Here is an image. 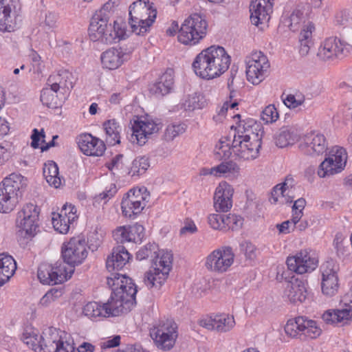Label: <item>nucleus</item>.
<instances>
[{
  "label": "nucleus",
  "instance_id": "f257e3e1",
  "mask_svg": "<svg viewBox=\"0 0 352 352\" xmlns=\"http://www.w3.org/2000/svg\"><path fill=\"white\" fill-rule=\"evenodd\" d=\"M136 258L139 261L151 258L153 263L152 269L145 274L144 282L148 289L158 290L167 279L172 269L171 252L160 251L156 243H148L137 252Z\"/></svg>",
  "mask_w": 352,
  "mask_h": 352
},
{
  "label": "nucleus",
  "instance_id": "f03ea898",
  "mask_svg": "<svg viewBox=\"0 0 352 352\" xmlns=\"http://www.w3.org/2000/svg\"><path fill=\"white\" fill-rule=\"evenodd\" d=\"M107 283L112 289L109 299L104 303L107 316H118L129 311L136 303L137 289L132 280L119 273H112Z\"/></svg>",
  "mask_w": 352,
  "mask_h": 352
},
{
  "label": "nucleus",
  "instance_id": "7ed1b4c3",
  "mask_svg": "<svg viewBox=\"0 0 352 352\" xmlns=\"http://www.w3.org/2000/svg\"><path fill=\"white\" fill-rule=\"evenodd\" d=\"M230 63L231 58L223 47L212 45L195 57L192 67L197 76L210 80L225 73Z\"/></svg>",
  "mask_w": 352,
  "mask_h": 352
},
{
  "label": "nucleus",
  "instance_id": "20e7f679",
  "mask_svg": "<svg viewBox=\"0 0 352 352\" xmlns=\"http://www.w3.org/2000/svg\"><path fill=\"white\" fill-rule=\"evenodd\" d=\"M263 131L258 124L252 126L242 134H234L232 142L234 155L242 160H253L259 155Z\"/></svg>",
  "mask_w": 352,
  "mask_h": 352
},
{
  "label": "nucleus",
  "instance_id": "39448f33",
  "mask_svg": "<svg viewBox=\"0 0 352 352\" xmlns=\"http://www.w3.org/2000/svg\"><path fill=\"white\" fill-rule=\"evenodd\" d=\"M27 179L21 174L12 173L0 183V212L12 211L21 198Z\"/></svg>",
  "mask_w": 352,
  "mask_h": 352
},
{
  "label": "nucleus",
  "instance_id": "423d86ee",
  "mask_svg": "<svg viewBox=\"0 0 352 352\" xmlns=\"http://www.w3.org/2000/svg\"><path fill=\"white\" fill-rule=\"evenodd\" d=\"M89 35L94 41L111 44L122 38L123 30L116 21H111L101 12H96L91 19Z\"/></svg>",
  "mask_w": 352,
  "mask_h": 352
},
{
  "label": "nucleus",
  "instance_id": "0eeeda50",
  "mask_svg": "<svg viewBox=\"0 0 352 352\" xmlns=\"http://www.w3.org/2000/svg\"><path fill=\"white\" fill-rule=\"evenodd\" d=\"M129 24L137 35H144L154 23L157 10L149 1L138 0L129 7Z\"/></svg>",
  "mask_w": 352,
  "mask_h": 352
},
{
  "label": "nucleus",
  "instance_id": "6e6552de",
  "mask_svg": "<svg viewBox=\"0 0 352 352\" xmlns=\"http://www.w3.org/2000/svg\"><path fill=\"white\" fill-rule=\"evenodd\" d=\"M208 23L200 14H193L184 20L178 35V41L185 45H194L207 33Z\"/></svg>",
  "mask_w": 352,
  "mask_h": 352
},
{
  "label": "nucleus",
  "instance_id": "1a4fd4ad",
  "mask_svg": "<svg viewBox=\"0 0 352 352\" xmlns=\"http://www.w3.org/2000/svg\"><path fill=\"white\" fill-rule=\"evenodd\" d=\"M247 80L254 85H259L270 73V63L261 51H254L245 57Z\"/></svg>",
  "mask_w": 352,
  "mask_h": 352
},
{
  "label": "nucleus",
  "instance_id": "9d476101",
  "mask_svg": "<svg viewBox=\"0 0 352 352\" xmlns=\"http://www.w3.org/2000/svg\"><path fill=\"white\" fill-rule=\"evenodd\" d=\"M40 208L35 204L28 203L17 212L16 227L19 236L31 239L38 228Z\"/></svg>",
  "mask_w": 352,
  "mask_h": 352
},
{
  "label": "nucleus",
  "instance_id": "9b49d317",
  "mask_svg": "<svg viewBox=\"0 0 352 352\" xmlns=\"http://www.w3.org/2000/svg\"><path fill=\"white\" fill-rule=\"evenodd\" d=\"M149 193L145 187L129 190L123 197L121 202L122 214L134 219L146 205Z\"/></svg>",
  "mask_w": 352,
  "mask_h": 352
},
{
  "label": "nucleus",
  "instance_id": "f8f14e48",
  "mask_svg": "<svg viewBox=\"0 0 352 352\" xmlns=\"http://www.w3.org/2000/svg\"><path fill=\"white\" fill-rule=\"evenodd\" d=\"M232 248L223 245L211 252L206 258L205 267L211 272L222 274L227 272L234 261Z\"/></svg>",
  "mask_w": 352,
  "mask_h": 352
},
{
  "label": "nucleus",
  "instance_id": "ddd939ff",
  "mask_svg": "<svg viewBox=\"0 0 352 352\" xmlns=\"http://www.w3.org/2000/svg\"><path fill=\"white\" fill-rule=\"evenodd\" d=\"M347 153L342 147H333L325 160L320 164L318 175L326 177L341 173L346 166Z\"/></svg>",
  "mask_w": 352,
  "mask_h": 352
},
{
  "label": "nucleus",
  "instance_id": "4468645a",
  "mask_svg": "<svg viewBox=\"0 0 352 352\" xmlns=\"http://www.w3.org/2000/svg\"><path fill=\"white\" fill-rule=\"evenodd\" d=\"M177 326L172 320H166L160 322L157 327L151 331V336L155 344L163 350L171 349L177 338Z\"/></svg>",
  "mask_w": 352,
  "mask_h": 352
},
{
  "label": "nucleus",
  "instance_id": "2eb2a0df",
  "mask_svg": "<svg viewBox=\"0 0 352 352\" xmlns=\"http://www.w3.org/2000/svg\"><path fill=\"white\" fill-rule=\"evenodd\" d=\"M87 243L81 236L72 238L61 248L62 257L70 267L82 263L87 256Z\"/></svg>",
  "mask_w": 352,
  "mask_h": 352
},
{
  "label": "nucleus",
  "instance_id": "dca6fc26",
  "mask_svg": "<svg viewBox=\"0 0 352 352\" xmlns=\"http://www.w3.org/2000/svg\"><path fill=\"white\" fill-rule=\"evenodd\" d=\"M285 331L292 338H296L298 335H304L311 339L316 338L321 333V329L317 325V322L313 320H307L306 317L299 316L294 319H289L285 326Z\"/></svg>",
  "mask_w": 352,
  "mask_h": 352
},
{
  "label": "nucleus",
  "instance_id": "f3484780",
  "mask_svg": "<svg viewBox=\"0 0 352 352\" xmlns=\"http://www.w3.org/2000/svg\"><path fill=\"white\" fill-rule=\"evenodd\" d=\"M162 128L160 122H157L148 118H138L132 124V133L129 140L140 146L146 144L151 136L157 133Z\"/></svg>",
  "mask_w": 352,
  "mask_h": 352
},
{
  "label": "nucleus",
  "instance_id": "a211bd4d",
  "mask_svg": "<svg viewBox=\"0 0 352 352\" xmlns=\"http://www.w3.org/2000/svg\"><path fill=\"white\" fill-rule=\"evenodd\" d=\"M42 336V351L45 352H75L72 344L65 340L62 334H65L59 331L53 327H50Z\"/></svg>",
  "mask_w": 352,
  "mask_h": 352
},
{
  "label": "nucleus",
  "instance_id": "6ab92c4d",
  "mask_svg": "<svg viewBox=\"0 0 352 352\" xmlns=\"http://www.w3.org/2000/svg\"><path fill=\"white\" fill-rule=\"evenodd\" d=\"M338 271V267L333 260L327 261L321 265V289L324 295L333 296L337 293L339 288Z\"/></svg>",
  "mask_w": 352,
  "mask_h": 352
},
{
  "label": "nucleus",
  "instance_id": "aec40b11",
  "mask_svg": "<svg viewBox=\"0 0 352 352\" xmlns=\"http://www.w3.org/2000/svg\"><path fill=\"white\" fill-rule=\"evenodd\" d=\"M287 267L298 274L311 273L317 267L318 261L306 250H300L295 256H289L287 259Z\"/></svg>",
  "mask_w": 352,
  "mask_h": 352
},
{
  "label": "nucleus",
  "instance_id": "412c9836",
  "mask_svg": "<svg viewBox=\"0 0 352 352\" xmlns=\"http://www.w3.org/2000/svg\"><path fill=\"white\" fill-rule=\"evenodd\" d=\"M299 148L305 155H320L327 151V142L322 133L311 131L303 136Z\"/></svg>",
  "mask_w": 352,
  "mask_h": 352
},
{
  "label": "nucleus",
  "instance_id": "4be33fe9",
  "mask_svg": "<svg viewBox=\"0 0 352 352\" xmlns=\"http://www.w3.org/2000/svg\"><path fill=\"white\" fill-rule=\"evenodd\" d=\"M233 192V188L227 182L219 184L214 195V206L217 212H226L232 208Z\"/></svg>",
  "mask_w": 352,
  "mask_h": 352
},
{
  "label": "nucleus",
  "instance_id": "5701e85b",
  "mask_svg": "<svg viewBox=\"0 0 352 352\" xmlns=\"http://www.w3.org/2000/svg\"><path fill=\"white\" fill-rule=\"evenodd\" d=\"M78 144L80 151L88 156H101L106 149L102 140L89 133L80 135L78 138Z\"/></svg>",
  "mask_w": 352,
  "mask_h": 352
},
{
  "label": "nucleus",
  "instance_id": "b1692460",
  "mask_svg": "<svg viewBox=\"0 0 352 352\" xmlns=\"http://www.w3.org/2000/svg\"><path fill=\"white\" fill-rule=\"evenodd\" d=\"M307 280L292 277L286 283L284 294L292 303L302 302L307 296Z\"/></svg>",
  "mask_w": 352,
  "mask_h": 352
},
{
  "label": "nucleus",
  "instance_id": "393cba45",
  "mask_svg": "<svg viewBox=\"0 0 352 352\" xmlns=\"http://www.w3.org/2000/svg\"><path fill=\"white\" fill-rule=\"evenodd\" d=\"M128 56L122 47H110L101 54V64L104 69H116L127 60Z\"/></svg>",
  "mask_w": 352,
  "mask_h": 352
},
{
  "label": "nucleus",
  "instance_id": "a878e982",
  "mask_svg": "<svg viewBox=\"0 0 352 352\" xmlns=\"http://www.w3.org/2000/svg\"><path fill=\"white\" fill-rule=\"evenodd\" d=\"M347 46L352 47L351 44L344 45L336 37L327 38L318 49L317 56L319 58L327 60L344 54Z\"/></svg>",
  "mask_w": 352,
  "mask_h": 352
},
{
  "label": "nucleus",
  "instance_id": "bb28decb",
  "mask_svg": "<svg viewBox=\"0 0 352 352\" xmlns=\"http://www.w3.org/2000/svg\"><path fill=\"white\" fill-rule=\"evenodd\" d=\"M173 85L174 72L172 69H168L155 82L151 85L149 91L155 97H162L172 91Z\"/></svg>",
  "mask_w": 352,
  "mask_h": 352
},
{
  "label": "nucleus",
  "instance_id": "cd10ccee",
  "mask_svg": "<svg viewBox=\"0 0 352 352\" xmlns=\"http://www.w3.org/2000/svg\"><path fill=\"white\" fill-rule=\"evenodd\" d=\"M131 258L126 248L122 245H119L113 248L112 253L107 258L106 267L108 271L122 270Z\"/></svg>",
  "mask_w": 352,
  "mask_h": 352
},
{
  "label": "nucleus",
  "instance_id": "c85d7f7f",
  "mask_svg": "<svg viewBox=\"0 0 352 352\" xmlns=\"http://www.w3.org/2000/svg\"><path fill=\"white\" fill-rule=\"evenodd\" d=\"M235 325V320L232 316L228 314L216 315L202 323V326L208 329L215 330L220 333L230 331Z\"/></svg>",
  "mask_w": 352,
  "mask_h": 352
},
{
  "label": "nucleus",
  "instance_id": "c756f323",
  "mask_svg": "<svg viewBox=\"0 0 352 352\" xmlns=\"http://www.w3.org/2000/svg\"><path fill=\"white\" fill-rule=\"evenodd\" d=\"M74 76L67 69H60L56 74L50 76L47 79V85L53 86L54 89H67L73 87Z\"/></svg>",
  "mask_w": 352,
  "mask_h": 352
},
{
  "label": "nucleus",
  "instance_id": "7c9ffc66",
  "mask_svg": "<svg viewBox=\"0 0 352 352\" xmlns=\"http://www.w3.org/2000/svg\"><path fill=\"white\" fill-rule=\"evenodd\" d=\"M16 270V263L10 255L0 254V287L13 276Z\"/></svg>",
  "mask_w": 352,
  "mask_h": 352
},
{
  "label": "nucleus",
  "instance_id": "2f4dec72",
  "mask_svg": "<svg viewBox=\"0 0 352 352\" xmlns=\"http://www.w3.org/2000/svg\"><path fill=\"white\" fill-rule=\"evenodd\" d=\"M15 27L11 6L8 0H0V30L10 32Z\"/></svg>",
  "mask_w": 352,
  "mask_h": 352
},
{
  "label": "nucleus",
  "instance_id": "473e14b6",
  "mask_svg": "<svg viewBox=\"0 0 352 352\" xmlns=\"http://www.w3.org/2000/svg\"><path fill=\"white\" fill-rule=\"evenodd\" d=\"M315 30L314 24L312 22H308L302 29L299 35V53L301 56H307L311 47L314 45L312 40V33Z\"/></svg>",
  "mask_w": 352,
  "mask_h": 352
},
{
  "label": "nucleus",
  "instance_id": "72a5a7b5",
  "mask_svg": "<svg viewBox=\"0 0 352 352\" xmlns=\"http://www.w3.org/2000/svg\"><path fill=\"white\" fill-rule=\"evenodd\" d=\"M103 129L106 134L105 141L109 145L114 146L120 144L122 126L115 119L104 122Z\"/></svg>",
  "mask_w": 352,
  "mask_h": 352
},
{
  "label": "nucleus",
  "instance_id": "f704fd0d",
  "mask_svg": "<svg viewBox=\"0 0 352 352\" xmlns=\"http://www.w3.org/2000/svg\"><path fill=\"white\" fill-rule=\"evenodd\" d=\"M276 145L280 148H285L294 144L298 140V135L294 129L283 127L275 136Z\"/></svg>",
  "mask_w": 352,
  "mask_h": 352
},
{
  "label": "nucleus",
  "instance_id": "c9c22d12",
  "mask_svg": "<svg viewBox=\"0 0 352 352\" xmlns=\"http://www.w3.org/2000/svg\"><path fill=\"white\" fill-rule=\"evenodd\" d=\"M66 264L64 261H57L52 265V274L53 275L54 285L62 283L71 278L74 270L72 268V267H70V269L68 270Z\"/></svg>",
  "mask_w": 352,
  "mask_h": 352
},
{
  "label": "nucleus",
  "instance_id": "e433bc0d",
  "mask_svg": "<svg viewBox=\"0 0 352 352\" xmlns=\"http://www.w3.org/2000/svg\"><path fill=\"white\" fill-rule=\"evenodd\" d=\"M43 172V176L50 186L58 188L60 185L61 181L58 176V167L54 162L49 161L45 163Z\"/></svg>",
  "mask_w": 352,
  "mask_h": 352
},
{
  "label": "nucleus",
  "instance_id": "4c0bfd02",
  "mask_svg": "<svg viewBox=\"0 0 352 352\" xmlns=\"http://www.w3.org/2000/svg\"><path fill=\"white\" fill-rule=\"evenodd\" d=\"M287 22L289 29L293 32H296L300 28L301 30L304 29V26L310 21H307V13H305L300 9H295L287 20Z\"/></svg>",
  "mask_w": 352,
  "mask_h": 352
},
{
  "label": "nucleus",
  "instance_id": "58836bf2",
  "mask_svg": "<svg viewBox=\"0 0 352 352\" xmlns=\"http://www.w3.org/2000/svg\"><path fill=\"white\" fill-rule=\"evenodd\" d=\"M351 316L352 314L350 307L349 309H336L333 311H328L323 314L322 318L327 322L338 323L344 320H348Z\"/></svg>",
  "mask_w": 352,
  "mask_h": 352
},
{
  "label": "nucleus",
  "instance_id": "ea45409f",
  "mask_svg": "<svg viewBox=\"0 0 352 352\" xmlns=\"http://www.w3.org/2000/svg\"><path fill=\"white\" fill-rule=\"evenodd\" d=\"M83 312L89 318L108 317L104 303L101 305L96 302H89L84 307Z\"/></svg>",
  "mask_w": 352,
  "mask_h": 352
},
{
  "label": "nucleus",
  "instance_id": "a19ab883",
  "mask_svg": "<svg viewBox=\"0 0 352 352\" xmlns=\"http://www.w3.org/2000/svg\"><path fill=\"white\" fill-rule=\"evenodd\" d=\"M333 245L336 249L338 256L340 258H345L351 252V244L341 233L336 234Z\"/></svg>",
  "mask_w": 352,
  "mask_h": 352
},
{
  "label": "nucleus",
  "instance_id": "79ce46f5",
  "mask_svg": "<svg viewBox=\"0 0 352 352\" xmlns=\"http://www.w3.org/2000/svg\"><path fill=\"white\" fill-rule=\"evenodd\" d=\"M206 104L204 98L197 93H193L187 96L183 103L186 111H192L195 109H202Z\"/></svg>",
  "mask_w": 352,
  "mask_h": 352
},
{
  "label": "nucleus",
  "instance_id": "37998d69",
  "mask_svg": "<svg viewBox=\"0 0 352 352\" xmlns=\"http://www.w3.org/2000/svg\"><path fill=\"white\" fill-rule=\"evenodd\" d=\"M58 90L54 89L53 86L45 87L41 94V101L49 108H56L58 104L56 93Z\"/></svg>",
  "mask_w": 352,
  "mask_h": 352
},
{
  "label": "nucleus",
  "instance_id": "c03bdc74",
  "mask_svg": "<svg viewBox=\"0 0 352 352\" xmlns=\"http://www.w3.org/2000/svg\"><path fill=\"white\" fill-rule=\"evenodd\" d=\"M150 166L149 158L145 155L137 157L132 163L131 172L133 175L144 174Z\"/></svg>",
  "mask_w": 352,
  "mask_h": 352
},
{
  "label": "nucleus",
  "instance_id": "a18cd8bd",
  "mask_svg": "<svg viewBox=\"0 0 352 352\" xmlns=\"http://www.w3.org/2000/svg\"><path fill=\"white\" fill-rule=\"evenodd\" d=\"M52 265L43 263L38 268L37 276L43 284L54 285Z\"/></svg>",
  "mask_w": 352,
  "mask_h": 352
},
{
  "label": "nucleus",
  "instance_id": "49530a36",
  "mask_svg": "<svg viewBox=\"0 0 352 352\" xmlns=\"http://www.w3.org/2000/svg\"><path fill=\"white\" fill-rule=\"evenodd\" d=\"M215 167L217 176H221L222 175L226 176L230 175H234L235 174H238L240 170L239 166L232 161L222 162Z\"/></svg>",
  "mask_w": 352,
  "mask_h": 352
},
{
  "label": "nucleus",
  "instance_id": "de8ad7c7",
  "mask_svg": "<svg viewBox=\"0 0 352 352\" xmlns=\"http://www.w3.org/2000/svg\"><path fill=\"white\" fill-rule=\"evenodd\" d=\"M185 131L186 126L184 124H170L166 128L163 137L166 141L170 142Z\"/></svg>",
  "mask_w": 352,
  "mask_h": 352
},
{
  "label": "nucleus",
  "instance_id": "09e8293b",
  "mask_svg": "<svg viewBox=\"0 0 352 352\" xmlns=\"http://www.w3.org/2000/svg\"><path fill=\"white\" fill-rule=\"evenodd\" d=\"M77 210L72 204H65L59 213L53 212L54 217L58 218H65L67 219V223H74L77 219Z\"/></svg>",
  "mask_w": 352,
  "mask_h": 352
},
{
  "label": "nucleus",
  "instance_id": "8fccbe9b",
  "mask_svg": "<svg viewBox=\"0 0 352 352\" xmlns=\"http://www.w3.org/2000/svg\"><path fill=\"white\" fill-rule=\"evenodd\" d=\"M224 222H225V230H238L239 229L243 223V218L239 216L234 214H224Z\"/></svg>",
  "mask_w": 352,
  "mask_h": 352
},
{
  "label": "nucleus",
  "instance_id": "3c124183",
  "mask_svg": "<svg viewBox=\"0 0 352 352\" xmlns=\"http://www.w3.org/2000/svg\"><path fill=\"white\" fill-rule=\"evenodd\" d=\"M128 232L129 235V241L135 243H141L144 236V228L138 223L129 226Z\"/></svg>",
  "mask_w": 352,
  "mask_h": 352
},
{
  "label": "nucleus",
  "instance_id": "603ef678",
  "mask_svg": "<svg viewBox=\"0 0 352 352\" xmlns=\"http://www.w3.org/2000/svg\"><path fill=\"white\" fill-rule=\"evenodd\" d=\"M278 117L279 114L274 104H269L267 106L261 113V118L265 124L276 122Z\"/></svg>",
  "mask_w": 352,
  "mask_h": 352
},
{
  "label": "nucleus",
  "instance_id": "864d4df0",
  "mask_svg": "<svg viewBox=\"0 0 352 352\" xmlns=\"http://www.w3.org/2000/svg\"><path fill=\"white\" fill-rule=\"evenodd\" d=\"M305 205L306 201L303 198H299L294 201L292 207L293 214L292 218L294 227L299 223L301 217H302V210L305 208Z\"/></svg>",
  "mask_w": 352,
  "mask_h": 352
},
{
  "label": "nucleus",
  "instance_id": "5fc2aeb1",
  "mask_svg": "<svg viewBox=\"0 0 352 352\" xmlns=\"http://www.w3.org/2000/svg\"><path fill=\"white\" fill-rule=\"evenodd\" d=\"M214 153L217 159L223 160L228 158L233 152L232 146H230L229 144H225L224 142L221 140L219 144L215 146Z\"/></svg>",
  "mask_w": 352,
  "mask_h": 352
},
{
  "label": "nucleus",
  "instance_id": "6e6d98bb",
  "mask_svg": "<svg viewBox=\"0 0 352 352\" xmlns=\"http://www.w3.org/2000/svg\"><path fill=\"white\" fill-rule=\"evenodd\" d=\"M208 222L210 226L214 230H225L224 214H210L208 217Z\"/></svg>",
  "mask_w": 352,
  "mask_h": 352
},
{
  "label": "nucleus",
  "instance_id": "4d7b16f0",
  "mask_svg": "<svg viewBox=\"0 0 352 352\" xmlns=\"http://www.w3.org/2000/svg\"><path fill=\"white\" fill-rule=\"evenodd\" d=\"M63 291L56 288L49 290L41 299L40 305L44 307L48 306L51 302L61 297Z\"/></svg>",
  "mask_w": 352,
  "mask_h": 352
},
{
  "label": "nucleus",
  "instance_id": "13d9d810",
  "mask_svg": "<svg viewBox=\"0 0 352 352\" xmlns=\"http://www.w3.org/2000/svg\"><path fill=\"white\" fill-rule=\"evenodd\" d=\"M52 221L54 229L61 234H66L68 232L70 225L73 223H67V219L65 218H58L54 217L52 213Z\"/></svg>",
  "mask_w": 352,
  "mask_h": 352
},
{
  "label": "nucleus",
  "instance_id": "bf43d9fd",
  "mask_svg": "<svg viewBox=\"0 0 352 352\" xmlns=\"http://www.w3.org/2000/svg\"><path fill=\"white\" fill-rule=\"evenodd\" d=\"M42 336L34 335L26 336L24 338V343L36 352L42 351Z\"/></svg>",
  "mask_w": 352,
  "mask_h": 352
},
{
  "label": "nucleus",
  "instance_id": "052dcab7",
  "mask_svg": "<svg viewBox=\"0 0 352 352\" xmlns=\"http://www.w3.org/2000/svg\"><path fill=\"white\" fill-rule=\"evenodd\" d=\"M304 102L305 97L302 95L289 94L283 99L284 104L289 109H295L300 106Z\"/></svg>",
  "mask_w": 352,
  "mask_h": 352
},
{
  "label": "nucleus",
  "instance_id": "680f3d73",
  "mask_svg": "<svg viewBox=\"0 0 352 352\" xmlns=\"http://www.w3.org/2000/svg\"><path fill=\"white\" fill-rule=\"evenodd\" d=\"M113 236L117 243L130 242L128 228L126 226L119 227L115 230L113 232Z\"/></svg>",
  "mask_w": 352,
  "mask_h": 352
},
{
  "label": "nucleus",
  "instance_id": "e2e57ef3",
  "mask_svg": "<svg viewBox=\"0 0 352 352\" xmlns=\"http://www.w3.org/2000/svg\"><path fill=\"white\" fill-rule=\"evenodd\" d=\"M240 250L248 259H254L256 257V247L249 241H243L240 244Z\"/></svg>",
  "mask_w": 352,
  "mask_h": 352
},
{
  "label": "nucleus",
  "instance_id": "0e129e2a",
  "mask_svg": "<svg viewBox=\"0 0 352 352\" xmlns=\"http://www.w3.org/2000/svg\"><path fill=\"white\" fill-rule=\"evenodd\" d=\"M45 134L44 130L42 129L39 131L37 129H34L31 135V146L33 148H39V142H45Z\"/></svg>",
  "mask_w": 352,
  "mask_h": 352
},
{
  "label": "nucleus",
  "instance_id": "69168bd1",
  "mask_svg": "<svg viewBox=\"0 0 352 352\" xmlns=\"http://www.w3.org/2000/svg\"><path fill=\"white\" fill-rule=\"evenodd\" d=\"M296 182L292 176L288 175L285 177L283 183L276 185L273 190L272 196L274 194H278V190L297 188L296 186Z\"/></svg>",
  "mask_w": 352,
  "mask_h": 352
},
{
  "label": "nucleus",
  "instance_id": "338daca9",
  "mask_svg": "<svg viewBox=\"0 0 352 352\" xmlns=\"http://www.w3.org/2000/svg\"><path fill=\"white\" fill-rule=\"evenodd\" d=\"M117 3L118 0H109L103 5L100 10L97 11L96 12H101V14L110 18L111 12L116 7V6H117Z\"/></svg>",
  "mask_w": 352,
  "mask_h": 352
},
{
  "label": "nucleus",
  "instance_id": "774afa93",
  "mask_svg": "<svg viewBox=\"0 0 352 352\" xmlns=\"http://www.w3.org/2000/svg\"><path fill=\"white\" fill-rule=\"evenodd\" d=\"M29 56L34 69H36L37 72L41 71V58L40 55L34 50H31Z\"/></svg>",
  "mask_w": 352,
  "mask_h": 352
}]
</instances>
